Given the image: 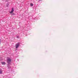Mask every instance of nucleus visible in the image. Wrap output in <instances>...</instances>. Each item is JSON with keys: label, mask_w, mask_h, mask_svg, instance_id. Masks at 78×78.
<instances>
[{"label": "nucleus", "mask_w": 78, "mask_h": 78, "mask_svg": "<svg viewBox=\"0 0 78 78\" xmlns=\"http://www.w3.org/2000/svg\"><path fill=\"white\" fill-rule=\"evenodd\" d=\"M7 62L8 64H10L11 62V59L8 57L7 58Z\"/></svg>", "instance_id": "1"}, {"label": "nucleus", "mask_w": 78, "mask_h": 78, "mask_svg": "<svg viewBox=\"0 0 78 78\" xmlns=\"http://www.w3.org/2000/svg\"><path fill=\"white\" fill-rule=\"evenodd\" d=\"M20 46V43H18L15 45V47L16 48H17Z\"/></svg>", "instance_id": "2"}, {"label": "nucleus", "mask_w": 78, "mask_h": 78, "mask_svg": "<svg viewBox=\"0 0 78 78\" xmlns=\"http://www.w3.org/2000/svg\"><path fill=\"white\" fill-rule=\"evenodd\" d=\"M6 3L7 7H8V6H9V2H8V1L7 0L6 1Z\"/></svg>", "instance_id": "3"}, {"label": "nucleus", "mask_w": 78, "mask_h": 78, "mask_svg": "<svg viewBox=\"0 0 78 78\" xmlns=\"http://www.w3.org/2000/svg\"><path fill=\"white\" fill-rule=\"evenodd\" d=\"M14 9L13 8H12V10L11 12H10V14H12L13 13V12H14Z\"/></svg>", "instance_id": "4"}, {"label": "nucleus", "mask_w": 78, "mask_h": 78, "mask_svg": "<svg viewBox=\"0 0 78 78\" xmlns=\"http://www.w3.org/2000/svg\"><path fill=\"white\" fill-rule=\"evenodd\" d=\"M7 67L8 69H10V68H11V66H9V64H8L7 65Z\"/></svg>", "instance_id": "5"}, {"label": "nucleus", "mask_w": 78, "mask_h": 78, "mask_svg": "<svg viewBox=\"0 0 78 78\" xmlns=\"http://www.w3.org/2000/svg\"><path fill=\"white\" fill-rule=\"evenodd\" d=\"M2 70L0 69V74H2Z\"/></svg>", "instance_id": "6"}, {"label": "nucleus", "mask_w": 78, "mask_h": 78, "mask_svg": "<svg viewBox=\"0 0 78 78\" xmlns=\"http://www.w3.org/2000/svg\"><path fill=\"white\" fill-rule=\"evenodd\" d=\"M2 65H5V62H2Z\"/></svg>", "instance_id": "7"}, {"label": "nucleus", "mask_w": 78, "mask_h": 78, "mask_svg": "<svg viewBox=\"0 0 78 78\" xmlns=\"http://www.w3.org/2000/svg\"><path fill=\"white\" fill-rule=\"evenodd\" d=\"M30 5L31 6H33V4L32 3H31Z\"/></svg>", "instance_id": "8"}, {"label": "nucleus", "mask_w": 78, "mask_h": 78, "mask_svg": "<svg viewBox=\"0 0 78 78\" xmlns=\"http://www.w3.org/2000/svg\"><path fill=\"white\" fill-rule=\"evenodd\" d=\"M17 38H19V36H17Z\"/></svg>", "instance_id": "9"}, {"label": "nucleus", "mask_w": 78, "mask_h": 78, "mask_svg": "<svg viewBox=\"0 0 78 78\" xmlns=\"http://www.w3.org/2000/svg\"><path fill=\"white\" fill-rule=\"evenodd\" d=\"M0 43H1V40H0Z\"/></svg>", "instance_id": "10"}, {"label": "nucleus", "mask_w": 78, "mask_h": 78, "mask_svg": "<svg viewBox=\"0 0 78 78\" xmlns=\"http://www.w3.org/2000/svg\"><path fill=\"white\" fill-rule=\"evenodd\" d=\"M35 20H36V18H35Z\"/></svg>", "instance_id": "11"}]
</instances>
